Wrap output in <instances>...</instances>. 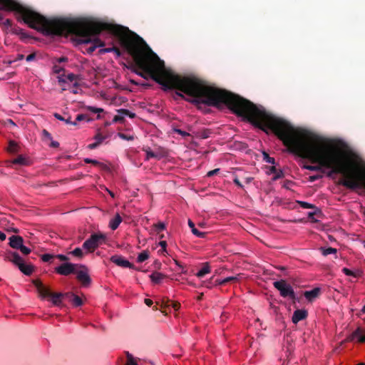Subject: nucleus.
I'll use <instances>...</instances> for the list:
<instances>
[{
    "instance_id": "20",
    "label": "nucleus",
    "mask_w": 365,
    "mask_h": 365,
    "mask_svg": "<svg viewBox=\"0 0 365 365\" xmlns=\"http://www.w3.org/2000/svg\"><path fill=\"white\" fill-rule=\"evenodd\" d=\"M84 108L91 113H98V115H97V118L98 119H100L101 118V115H100V113H103V109L101 108H96L95 106H86L84 107Z\"/></svg>"
},
{
    "instance_id": "26",
    "label": "nucleus",
    "mask_w": 365,
    "mask_h": 365,
    "mask_svg": "<svg viewBox=\"0 0 365 365\" xmlns=\"http://www.w3.org/2000/svg\"><path fill=\"white\" fill-rule=\"evenodd\" d=\"M70 254L78 258H82L84 255V252L82 249L79 247L74 249L70 252Z\"/></svg>"
},
{
    "instance_id": "18",
    "label": "nucleus",
    "mask_w": 365,
    "mask_h": 365,
    "mask_svg": "<svg viewBox=\"0 0 365 365\" xmlns=\"http://www.w3.org/2000/svg\"><path fill=\"white\" fill-rule=\"evenodd\" d=\"M210 267L208 263H205L203 267L197 272L196 276L199 278L203 277L210 272Z\"/></svg>"
},
{
    "instance_id": "23",
    "label": "nucleus",
    "mask_w": 365,
    "mask_h": 365,
    "mask_svg": "<svg viewBox=\"0 0 365 365\" xmlns=\"http://www.w3.org/2000/svg\"><path fill=\"white\" fill-rule=\"evenodd\" d=\"M158 245L161 247V249L158 252V254L164 256L168 254L166 241L162 240L159 242Z\"/></svg>"
},
{
    "instance_id": "2",
    "label": "nucleus",
    "mask_w": 365,
    "mask_h": 365,
    "mask_svg": "<svg viewBox=\"0 0 365 365\" xmlns=\"http://www.w3.org/2000/svg\"><path fill=\"white\" fill-rule=\"evenodd\" d=\"M58 83L61 86L62 91H69L73 93H77L78 80L73 73L63 75L58 78Z\"/></svg>"
},
{
    "instance_id": "10",
    "label": "nucleus",
    "mask_w": 365,
    "mask_h": 365,
    "mask_svg": "<svg viewBox=\"0 0 365 365\" xmlns=\"http://www.w3.org/2000/svg\"><path fill=\"white\" fill-rule=\"evenodd\" d=\"M357 339L359 342L365 341V331L361 328L356 329L349 337V340Z\"/></svg>"
},
{
    "instance_id": "51",
    "label": "nucleus",
    "mask_w": 365,
    "mask_h": 365,
    "mask_svg": "<svg viewBox=\"0 0 365 365\" xmlns=\"http://www.w3.org/2000/svg\"><path fill=\"white\" fill-rule=\"evenodd\" d=\"M188 225L190 226V227L192 230L193 228H195V225L194 223L191 221V220H189L188 221Z\"/></svg>"
},
{
    "instance_id": "61",
    "label": "nucleus",
    "mask_w": 365,
    "mask_h": 365,
    "mask_svg": "<svg viewBox=\"0 0 365 365\" xmlns=\"http://www.w3.org/2000/svg\"><path fill=\"white\" fill-rule=\"evenodd\" d=\"M44 133H45V135H49V133H48L47 131H46V130H44Z\"/></svg>"
},
{
    "instance_id": "63",
    "label": "nucleus",
    "mask_w": 365,
    "mask_h": 365,
    "mask_svg": "<svg viewBox=\"0 0 365 365\" xmlns=\"http://www.w3.org/2000/svg\"><path fill=\"white\" fill-rule=\"evenodd\" d=\"M133 83L138 84V83L135 82L134 81H131Z\"/></svg>"
},
{
    "instance_id": "16",
    "label": "nucleus",
    "mask_w": 365,
    "mask_h": 365,
    "mask_svg": "<svg viewBox=\"0 0 365 365\" xmlns=\"http://www.w3.org/2000/svg\"><path fill=\"white\" fill-rule=\"evenodd\" d=\"M122 222V218L119 214H116L115 217L109 222V227L112 230H116Z\"/></svg>"
},
{
    "instance_id": "41",
    "label": "nucleus",
    "mask_w": 365,
    "mask_h": 365,
    "mask_svg": "<svg viewBox=\"0 0 365 365\" xmlns=\"http://www.w3.org/2000/svg\"><path fill=\"white\" fill-rule=\"evenodd\" d=\"M299 203L301 204L302 207H304V208H311V207H312V205L308 203V202H299Z\"/></svg>"
},
{
    "instance_id": "53",
    "label": "nucleus",
    "mask_w": 365,
    "mask_h": 365,
    "mask_svg": "<svg viewBox=\"0 0 365 365\" xmlns=\"http://www.w3.org/2000/svg\"><path fill=\"white\" fill-rule=\"evenodd\" d=\"M318 179V177L317 176H311L310 177V180L311 181H314L315 180Z\"/></svg>"
},
{
    "instance_id": "64",
    "label": "nucleus",
    "mask_w": 365,
    "mask_h": 365,
    "mask_svg": "<svg viewBox=\"0 0 365 365\" xmlns=\"http://www.w3.org/2000/svg\"><path fill=\"white\" fill-rule=\"evenodd\" d=\"M364 247H365V242H364Z\"/></svg>"
},
{
    "instance_id": "13",
    "label": "nucleus",
    "mask_w": 365,
    "mask_h": 365,
    "mask_svg": "<svg viewBox=\"0 0 365 365\" xmlns=\"http://www.w3.org/2000/svg\"><path fill=\"white\" fill-rule=\"evenodd\" d=\"M65 297H68L69 301L76 307H79L83 304L82 299L73 293H66Z\"/></svg>"
},
{
    "instance_id": "52",
    "label": "nucleus",
    "mask_w": 365,
    "mask_h": 365,
    "mask_svg": "<svg viewBox=\"0 0 365 365\" xmlns=\"http://www.w3.org/2000/svg\"><path fill=\"white\" fill-rule=\"evenodd\" d=\"M86 163H96L95 160H90L88 158L85 159Z\"/></svg>"
},
{
    "instance_id": "58",
    "label": "nucleus",
    "mask_w": 365,
    "mask_h": 365,
    "mask_svg": "<svg viewBox=\"0 0 365 365\" xmlns=\"http://www.w3.org/2000/svg\"><path fill=\"white\" fill-rule=\"evenodd\" d=\"M173 307H174L175 309H178L179 306L178 304H175L173 305Z\"/></svg>"
},
{
    "instance_id": "12",
    "label": "nucleus",
    "mask_w": 365,
    "mask_h": 365,
    "mask_svg": "<svg viewBox=\"0 0 365 365\" xmlns=\"http://www.w3.org/2000/svg\"><path fill=\"white\" fill-rule=\"evenodd\" d=\"M144 151L146 153V160H149L150 158L160 159L163 157V153L160 150L153 151L148 148L144 149Z\"/></svg>"
},
{
    "instance_id": "36",
    "label": "nucleus",
    "mask_w": 365,
    "mask_h": 365,
    "mask_svg": "<svg viewBox=\"0 0 365 365\" xmlns=\"http://www.w3.org/2000/svg\"><path fill=\"white\" fill-rule=\"evenodd\" d=\"M94 139H95L96 142H98V144L100 145L106 139V138L104 136H103L101 134L98 133L95 136Z\"/></svg>"
},
{
    "instance_id": "6",
    "label": "nucleus",
    "mask_w": 365,
    "mask_h": 365,
    "mask_svg": "<svg viewBox=\"0 0 365 365\" xmlns=\"http://www.w3.org/2000/svg\"><path fill=\"white\" fill-rule=\"evenodd\" d=\"M76 264L66 262L56 267L55 270L58 274L66 276L74 272Z\"/></svg>"
},
{
    "instance_id": "42",
    "label": "nucleus",
    "mask_w": 365,
    "mask_h": 365,
    "mask_svg": "<svg viewBox=\"0 0 365 365\" xmlns=\"http://www.w3.org/2000/svg\"><path fill=\"white\" fill-rule=\"evenodd\" d=\"M56 257L61 261H66L68 259V258L63 255H57Z\"/></svg>"
},
{
    "instance_id": "22",
    "label": "nucleus",
    "mask_w": 365,
    "mask_h": 365,
    "mask_svg": "<svg viewBox=\"0 0 365 365\" xmlns=\"http://www.w3.org/2000/svg\"><path fill=\"white\" fill-rule=\"evenodd\" d=\"M149 257L150 254L148 251L144 250L138 255L137 262L139 263L143 262L144 261L147 260Z\"/></svg>"
},
{
    "instance_id": "37",
    "label": "nucleus",
    "mask_w": 365,
    "mask_h": 365,
    "mask_svg": "<svg viewBox=\"0 0 365 365\" xmlns=\"http://www.w3.org/2000/svg\"><path fill=\"white\" fill-rule=\"evenodd\" d=\"M53 257V255L50 254H44L41 256V259L43 262H49L52 258Z\"/></svg>"
},
{
    "instance_id": "21",
    "label": "nucleus",
    "mask_w": 365,
    "mask_h": 365,
    "mask_svg": "<svg viewBox=\"0 0 365 365\" xmlns=\"http://www.w3.org/2000/svg\"><path fill=\"white\" fill-rule=\"evenodd\" d=\"M242 277V274H237L235 276H232V277H226L222 280H220L218 284H225L227 282H232V281H238L240 279H241Z\"/></svg>"
},
{
    "instance_id": "19",
    "label": "nucleus",
    "mask_w": 365,
    "mask_h": 365,
    "mask_svg": "<svg viewBox=\"0 0 365 365\" xmlns=\"http://www.w3.org/2000/svg\"><path fill=\"white\" fill-rule=\"evenodd\" d=\"M342 272L344 274L354 277H359L361 274V271L359 269L351 270L346 267L343 268Z\"/></svg>"
},
{
    "instance_id": "30",
    "label": "nucleus",
    "mask_w": 365,
    "mask_h": 365,
    "mask_svg": "<svg viewBox=\"0 0 365 365\" xmlns=\"http://www.w3.org/2000/svg\"><path fill=\"white\" fill-rule=\"evenodd\" d=\"M11 163L13 164L25 165V164H26V159L24 157L20 155L18 158L13 160Z\"/></svg>"
},
{
    "instance_id": "3",
    "label": "nucleus",
    "mask_w": 365,
    "mask_h": 365,
    "mask_svg": "<svg viewBox=\"0 0 365 365\" xmlns=\"http://www.w3.org/2000/svg\"><path fill=\"white\" fill-rule=\"evenodd\" d=\"M105 235L102 234H93L90 238L86 240L83 244V248L86 252H93L105 241Z\"/></svg>"
},
{
    "instance_id": "57",
    "label": "nucleus",
    "mask_w": 365,
    "mask_h": 365,
    "mask_svg": "<svg viewBox=\"0 0 365 365\" xmlns=\"http://www.w3.org/2000/svg\"><path fill=\"white\" fill-rule=\"evenodd\" d=\"M11 231L14 232H18V230H17V229H15V228H12V229L11 230Z\"/></svg>"
},
{
    "instance_id": "5",
    "label": "nucleus",
    "mask_w": 365,
    "mask_h": 365,
    "mask_svg": "<svg viewBox=\"0 0 365 365\" xmlns=\"http://www.w3.org/2000/svg\"><path fill=\"white\" fill-rule=\"evenodd\" d=\"M274 287L279 292L280 295L284 298L294 299L295 294L292 286L284 280L276 281L274 282Z\"/></svg>"
},
{
    "instance_id": "43",
    "label": "nucleus",
    "mask_w": 365,
    "mask_h": 365,
    "mask_svg": "<svg viewBox=\"0 0 365 365\" xmlns=\"http://www.w3.org/2000/svg\"><path fill=\"white\" fill-rule=\"evenodd\" d=\"M98 145H99L98 143L95 141V143L89 144L88 145V148L89 149H94V148H97Z\"/></svg>"
},
{
    "instance_id": "1",
    "label": "nucleus",
    "mask_w": 365,
    "mask_h": 365,
    "mask_svg": "<svg viewBox=\"0 0 365 365\" xmlns=\"http://www.w3.org/2000/svg\"><path fill=\"white\" fill-rule=\"evenodd\" d=\"M34 284L37 292L42 299H50L51 303L54 306H60L62 303V298L65 297V294L52 293L50 289L45 287L39 280H34Z\"/></svg>"
},
{
    "instance_id": "7",
    "label": "nucleus",
    "mask_w": 365,
    "mask_h": 365,
    "mask_svg": "<svg viewBox=\"0 0 365 365\" xmlns=\"http://www.w3.org/2000/svg\"><path fill=\"white\" fill-rule=\"evenodd\" d=\"M110 261L118 266L122 267L133 268L132 264L124 257L118 255H113L110 257Z\"/></svg>"
},
{
    "instance_id": "49",
    "label": "nucleus",
    "mask_w": 365,
    "mask_h": 365,
    "mask_svg": "<svg viewBox=\"0 0 365 365\" xmlns=\"http://www.w3.org/2000/svg\"><path fill=\"white\" fill-rule=\"evenodd\" d=\"M51 145L52 147L56 148L59 145L58 143L56 141H52Z\"/></svg>"
},
{
    "instance_id": "47",
    "label": "nucleus",
    "mask_w": 365,
    "mask_h": 365,
    "mask_svg": "<svg viewBox=\"0 0 365 365\" xmlns=\"http://www.w3.org/2000/svg\"><path fill=\"white\" fill-rule=\"evenodd\" d=\"M145 303L148 305V306H151L153 304V301L150 299H145Z\"/></svg>"
},
{
    "instance_id": "44",
    "label": "nucleus",
    "mask_w": 365,
    "mask_h": 365,
    "mask_svg": "<svg viewBox=\"0 0 365 365\" xmlns=\"http://www.w3.org/2000/svg\"><path fill=\"white\" fill-rule=\"evenodd\" d=\"M175 132L182 135V136H186V135H188L189 134L185 131H182L180 129H175Z\"/></svg>"
},
{
    "instance_id": "27",
    "label": "nucleus",
    "mask_w": 365,
    "mask_h": 365,
    "mask_svg": "<svg viewBox=\"0 0 365 365\" xmlns=\"http://www.w3.org/2000/svg\"><path fill=\"white\" fill-rule=\"evenodd\" d=\"M321 250L323 255L324 256H327L331 254H335L336 252V249L332 247L322 248Z\"/></svg>"
},
{
    "instance_id": "60",
    "label": "nucleus",
    "mask_w": 365,
    "mask_h": 365,
    "mask_svg": "<svg viewBox=\"0 0 365 365\" xmlns=\"http://www.w3.org/2000/svg\"><path fill=\"white\" fill-rule=\"evenodd\" d=\"M5 24H10V21L9 19H6Z\"/></svg>"
},
{
    "instance_id": "50",
    "label": "nucleus",
    "mask_w": 365,
    "mask_h": 365,
    "mask_svg": "<svg viewBox=\"0 0 365 365\" xmlns=\"http://www.w3.org/2000/svg\"><path fill=\"white\" fill-rule=\"evenodd\" d=\"M234 182L238 186L240 187H242V184L240 183V182L239 181V180L237 178H235L234 180Z\"/></svg>"
},
{
    "instance_id": "45",
    "label": "nucleus",
    "mask_w": 365,
    "mask_h": 365,
    "mask_svg": "<svg viewBox=\"0 0 365 365\" xmlns=\"http://www.w3.org/2000/svg\"><path fill=\"white\" fill-rule=\"evenodd\" d=\"M35 58V55L34 54H30L29 56H26V61H31L32 60H34Z\"/></svg>"
},
{
    "instance_id": "40",
    "label": "nucleus",
    "mask_w": 365,
    "mask_h": 365,
    "mask_svg": "<svg viewBox=\"0 0 365 365\" xmlns=\"http://www.w3.org/2000/svg\"><path fill=\"white\" fill-rule=\"evenodd\" d=\"M220 169L219 168H217V169H215V170H210L207 173V175L208 177H211L215 174H217L218 172H219Z\"/></svg>"
},
{
    "instance_id": "56",
    "label": "nucleus",
    "mask_w": 365,
    "mask_h": 365,
    "mask_svg": "<svg viewBox=\"0 0 365 365\" xmlns=\"http://www.w3.org/2000/svg\"><path fill=\"white\" fill-rule=\"evenodd\" d=\"M108 191L109 194L110 195V196L112 197H114V194L111 191H110V190H108Z\"/></svg>"
},
{
    "instance_id": "11",
    "label": "nucleus",
    "mask_w": 365,
    "mask_h": 365,
    "mask_svg": "<svg viewBox=\"0 0 365 365\" xmlns=\"http://www.w3.org/2000/svg\"><path fill=\"white\" fill-rule=\"evenodd\" d=\"M267 174L273 175L272 180H277L284 176L283 172L281 170H277L274 165L268 168Z\"/></svg>"
},
{
    "instance_id": "54",
    "label": "nucleus",
    "mask_w": 365,
    "mask_h": 365,
    "mask_svg": "<svg viewBox=\"0 0 365 365\" xmlns=\"http://www.w3.org/2000/svg\"><path fill=\"white\" fill-rule=\"evenodd\" d=\"M361 314H365V305L362 307V309L361 310Z\"/></svg>"
},
{
    "instance_id": "59",
    "label": "nucleus",
    "mask_w": 365,
    "mask_h": 365,
    "mask_svg": "<svg viewBox=\"0 0 365 365\" xmlns=\"http://www.w3.org/2000/svg\"><path fill=\"white\" fill-rule=\"evenodd\" d=\"M112 50H113V48H107L106 51L107 52H110V51H111Z\"/></svg>"
},
{
    "instance_id": "4",
    "label": "nucleus",
    "mask_w": 365,
    "mask_h": 365,
    "mask_svg": "<svg viewBox=\"0 0 365 365\" xmlns=\"http://www.w3.org/2000/svg\"><path fill=\"white\" fill-rule=\"evenodd\" d=\"M9 260L16 264L20 271L26 275H30L34 271L33 266L30 264H25L24 259L16 252L9 254Z\"/></svg>"
},
{
    "instance_id": "35",
    "label": "nucleus",
    "mask_w": 365,
    "mask_h": 365,
    "mask_svg": "<svg viewBox=\"0 0 365 365\" xmlns=\"http://www.w3.org/2000/svg\"><path fill=\"white\" fill-rule=\"evenodd\" d=\"M124 115L119 113L118 115H116L114 116L113 119V121L112 123H118V122H120L123 120L124 118Z\"/></svg>"
},
{
    "instance_id": "62",
    "label": "nucleus",
    "mask_w": 365,
    "mask_h": 365,
    "mask_svg": "<svg viewBox=\"0 0 365 365\" xmlns=\"http://www.w3.org/2000/svg\"><path fill=\"white\" fill-rule=\"evenodd\" d=\"M357 365H365V363H359Z\"/></svg>"
},
{
    "instance_id": "39",
    "label": "nucleus",
    "mask_w": 365,
    "mask_h": 365,
    "mask_svg": "<svg viewBox=\"0 0 365 365\" xmlns=\"http://www.w3.org/2000/svg\"><path fill=\"white\" fill-rule=\"evenodd\" d=\"M156 228L159 230H163L165 229V225L163 222H159L155 225Z\"/></svg>"
},
{
    "instance_id": "24",
    "label": "nucleus",
    "mask_w": 365,
    "mask_h": 365,
    "mask_svg": "<svg viewBox=\"0 0 365 365\" xmlns=\"http://www.w3.org/2000/svg\"><path fill=\"white\" fill-rule=\"evenodd\" d=\"M54 117L59 120H61V121H64L66 124H70V125H76V121H72L71 120V118H68L67 119L64 118L63 116H61L60 114L58 113H55L54 114Z\"/></svg>"
},
{
    "instance_id": "55",
    "label": "nucleus",
    "mask_w": 365,
    "mask_h": 365,
    "mask_svg": "<svg viewBox=\"0 0 365 365\" xmlns=\"http://www.w3.org/2000/svg\"><path fill=\"white\" fill-rule=\"evenodd\" d=\"M111 125V123H110V122H106V123H105V125H106V126H109V125Z\"/></svg>"
},
{
    "instance_id": "14",
    "label": "nucleus",
    "mask_w": 365,
    "mask_h": 365,
    "mask_svg": "<svg viewBox=\"0 0 365 365\" xmlns=\"http://www.w3.org/2000/svg\"><path fill=\"white\" fill-rule=\"evenodd\" d=\"M320 293L319 288H314L309 291H306L304 294L305 298L309 301H312L317 298Z\"/></svg>"
},
{
    "instance_id": "29",
    "label": "nucleus",
    "mask_w": 365,
    "mask_h": 365,
    "mask_svg": "<svg viewBox=\"0 0 365 365\" xmlns=\"http://www.w3.org/2000/svg\"><path fill=\"white\" fill-rule=\"evenodd\" d=\"M125 365H138L135 359L130 354H127V361Z\"/></svg>"
},
{
    "instance_id": "34",
    "label": "nucleus",
    "mask_w": 365,
    "mask_h": 365,
    "mask_svg": "<svg viewBox=\"0 0 365 365\" xmlns=\"http://www.w3.org/2000/svg\"><path fill=\"white\" fill-rule=\"evenodd\" d=\"M118 137L121 139L126 140H132L134 139L133 136L132 135H127L124 133H119L118 134Z\"/></svg>"
},
{
    "instance_id": "8",
    "label": "nucleus",
    "mask_w": 365,
    "mask_h": 365,
    "mask_svg": "<svg viewBox=\"0 0 365 365\" xmlns=\"http://www.w3.org/2000/svg\"><path fill=\"white\" fill-rule=\"evenodd\" d=\"M307 317V312L304 309H297L294 312L292 321L294 324H297L299 322L306 319Z\"/></svg>"
},
{
    "instance_id": "28",
    "label": "nucleus",
    "mask_w": 365,
    "mask_h": 365,
    "mask_svg": "<svg viewBox=\"0 0 365 365\" xmlns=\"http://www.w3.org/2000/svg\"><path fill=\"white\" fill-rule=\"evenodd\" d=\"M118 113L123 115L124 117L129 116L130 118H133L135 116V113H131L130 111H129L128 110H126V109L118 110Z\"/></svg>"
},
{
    "instance_id": "31",
    "label": "nucleus",
    "mask_w": 365,
    "mask_h": 365,
    "mask_svg": "<svg viewBox=\"0 0 365 365\" xmlns=\"http://www.w3.org/2000/svg\"><path fill=\"white\" fill-rule=\"evenodd\" d=\"M263 159L265 162L274 165L275 163L274 158L270 157L267 153H263Z\"/></svg>"
},
{
    "instance_id": "32",
    "label": "nucleus",
    "mask_w": 365,
    "mask_h": 365,
    "mask_svg": "<svg viewBox=\"0 0 365 365\" xmlns=\"http://www.w3.org/2000/svg\"><path fill=\"white\" fill-rule=\"evenodd\" d=\"M84 120L88 121V122L91 121V120L85 114H79V115H78L75 121L77 123L78 121H81V120Z\"/></svg>"
},
{
    "instance_id": "17",
    "label": "nucleus",
    "mask_w": 365,
    "mask_h": 365,
    "mask_svg": "<svg viewBox=\"0 0 365 365\" xmlns=\"http://www.w3.org/2000/svg\"><path fill=\"white\" fill-rule=\"evenodd\" d=\"M164 277L165 276L162 273L158 272H153L150 275L151 281L155 284H160Z\"/></svg>"
},
{
    "instance_id": "48",
    "label": "nucleus",
    "mask_w": 365,
    "mask_h": 365,
    "mask_svg": "<svg viewBox=\"0 0 365 365\" xmlns=\"http://www.w3.org/2000/svg\"><path fill=\"white\" fill-rule=\"evenodd\" d=\"M6 240V235L0 231V240L4 241Z\"/></svg>"
},
{
    "instance_id": "15",
    "label": "nucleus",
    "mask_w": 365,
    "mask_h": 365,
    "mask_svg": "<svg viewBox=\"0 0 365 365\" xmlns=\"http://www.w3.org/2000/svg\"><path fill=\"white\" fill-rule=\"evenodd\" d=\"M77 278L85 284H88L91 281V279L86 269L80 270L77 272Z\"/></svg>"
},
{
    "instance_id": "38",
    "label": "nucleus",
    "mask_w": 365,
    "mask_h": 365,
    "mask_svg": "<svg viewBox=\"0 0 365 365\" xmlns=\"http://www.w3.org/2000/svg\"><path fill=\"white\" fill-rule=\"evenodd\" d=\"M192 232L195 235H196V236H197V237H202V236L204 235V234H203L202 232H200V231H199L198 230H197L196 228H193V229L192 230Z\"/></svg>"
},
{
    "instance_id": "46",
    "label": "nucleus",
    "mask_w": 365,
    "mask_h": 365,
    "mask_svg": "<svg viewBox=\"0 0 365 365\" xmlns=\"http://www.w3.org/2000/svg\"><path fill=\"white\" fill-rule=\"evenodd\" d=\"M6 124L8 125H11L12 126H16V123L11 120V119H8L6 121Z\"/></svg>"
},
{
    "instance_id": "9",
    "label": "nucleus",
    "mask_w": 365,
    "mask_h": 365,
    "mask_svg": "<svg viewBox=\"0 0 365 365\" xmlns=\"http://www.w3.org/2000/svg\"><path fill=\"white\" fill-rule=\"evenodd\" d=\"M9 245L14 248L19 250L24 242V240L21 236L12 235L9 237Z\"/></svg>"
},
{
    "instance_id": "33",
    "label": "nucleus",
    "mask_w": 365,
    "mask_h": 365,
    "mask_svg": "<svg viewBox=\"0 0 365 365\" xmlns=\"http://www.w3.org/2000/svg\"><path fill=\"white\" fill-rule=\"evenodd\" d=\"M20 251L24 254V255H29L31 253V250L30 248L24 246L23 244L21 245V247H19Z\"/></svg>"
},
{
    "instance_id": "25",
    "label": "nucleus",
    "mask_w": 365,
    "mask_h": 365,
    "mask_svg": "<svg viewBox=\"0 0 365 365\" xmlns=\"http://www.w3.org/2000/svg\"><path fill=\"white\" fill-rule=\"evenodd\" d=\"M17 148H18L17 143L15 141L10 140L9 143L8 148H7L8 151L9 153H14L17 151Z\"/></svg>"
}]
</instances>
